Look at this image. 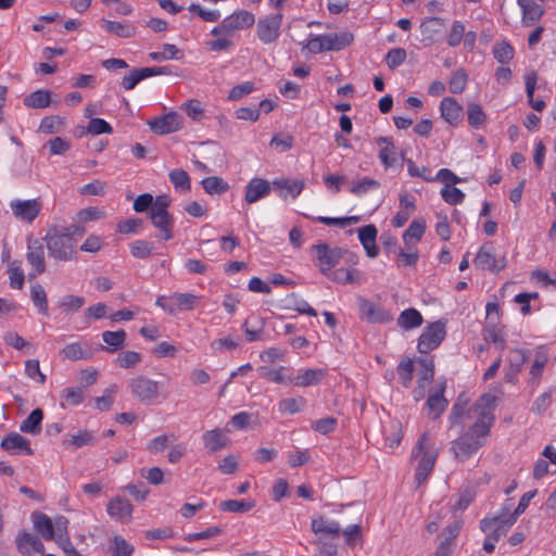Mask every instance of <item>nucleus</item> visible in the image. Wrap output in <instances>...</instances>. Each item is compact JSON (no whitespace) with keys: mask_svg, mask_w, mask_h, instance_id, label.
<instances>
[{"mask_svg":"<svg viewBox=\"0 0 556 556\" xmlns=\"http://www.w3.org/2000/svg\"><path fill=\"white\" fill-rule=\"evenodd\" d=\"M142 361V355L136 351H125L118 354L116 364L122 368H134Z\"/></svg>","mask_w":556,"mask_h":556,"instance_id":"nucleus-57","label":"nucleus"},{"mask_svg":"<svg viewBox=\"0 0 556 556\" xmlns=\"http://www.w3.org/2000/svg\"><path fill=\"white\" fill-rule=\"evenodd\" d=\"M465 24L462 21H454L447 35L446 42L450 47H457L465 36Z\"/></svg>","mask_w":556,"mask_h":556,"instance_id":"nucleus-62","label":"nucleus"},{"mask_svg":"<svg viewBox=\"0 0 556 556\" xmlns=\"http://www.w3.org/2000/svg\"><path fill=\"white\" fill-rule=\"evenodd\" d=\"M288 303H289V307L291 309H294L300 314H306L309 316L317 315V312L307 303V301H305L304 299H302L295 294H291L288 298Z\"/></svg>","mask_w":556,"mask_h":556,"instance_id":"nucleus-59","label":"nucleus"},{"mask_svg":"<svg viewBox=\"0 0 556 556\" xmlns=\"http://www.w3.org/2000/svg\"><path fill=\"white\" fill-rule=\"evenodd\" d=\"M61 355L74 362L91 357V351L87 342H72L62 349Z\"/></svg>","mask_w":556,"mask_h":556,"instance_id":"nucleus-34","label":"nucleus"},{"mask_svg":"<svg viewBox=\"0 0 556 556\" xmlns=\"http://www.w3.org/2000/svg\"><path fill=\"white\" fill-rule=\"evenodd\" d=\"M200 296L188 292H175L169 296L159 295L155 305L169 315H176L181 311H191L199 303Z\"/></svg>","mask_w":556,"mask_h":556,"instance_id":"nucleus-6","label":"nucleus"},{"mask_svg":"<svg viewBox=\"0 0 556 556\" xmlns=\"http://www.w3.org/2000/svg\"><path fill=\"white\" fill-rule=\"evenodd\" d=\"M13 217L23 224H33L42 211V202L39 198H15L9 202Z\"/></svg>","mask_w":556,"mask_h":556,"instance_id":"nucleus-10","label":"nucleus"},{"mask_svg":"<svg viewBox=\"0 0 556 556\" xmlns=\"http://www.w3.org/2000/svg\"><path fill=\"white\" fill-rule=\"evenodd\" d=\"M414 362L409 358L403 359L397 366V374L401 383L405 388H409L413 381Z\"/></svg>","mask_w":556,"mask_h":556,"instance_id":"nucleus-53","label":"nucleus"},{"mask_svg":"<svg viewBox=\"0 0 556 556\" xmlns=\"http://www.w3.org/2000/svg\"><path fill=\"white\" fill-rule=\"evenodd\" d=\"M45 241L50 256L54 260L70 262L76 257V240L71 236V228L50 230Z\"/></svg>","mask_w":556,"mask_h":556,"instance_id":"nucleus-4","label":"nucleus"},{"mask_svg":"<svg viewBox=\"0 0 556 556\" xmlns=\"http://www.w3.org/2000/svg\"><path fill=\"white\" fill-rule=\"evenodd\" d=\"M85 298L74 294H65L58 301V308L63 314H73L78 312L85 305Z\"/></svg>","mask_w":556,"mask_h":556,"instance_id":"nucleus-41","label":"nucleus"},{"mask_svg":"<svg viewBox=\"0 0 556 556\" xmlns=\"http://www.w3.org/2000/svg\"><path fill=\"white\" fill-rule=\"evenodd\" d=\"M42 418V410L39 408L34 409L28 417L23 420L20 430L24 433L38 434L41 430Z\"/></svg>","mask_w":556,"mask_h":556,"instance_id":"nucleus-42","label":"nucleus"},{"mask_svg":"<svg viewBox=\"0 0 556 556\" xmlns=\"http://www.w3.org/2000/svg\"><path fill=\"white\" fill-rule=\"evenodd\" d=\"M439 111L441 118L451 127H457L463 121L464 109L457 100L452 97H445L441 100Z\"/></svg>","mask_w":556,"mask_h":556,"instance_id":"nucleus-17","label":"nucleus"},{"mask_svg":"<svg viewBox=\"0 0 556 556\" xmlns=\"http://www.w3.org/2000/svg\"><path fill=\"white\" fill-rule=\"evenodd\" d=\"M201 185L204 191L210 195L223 194L229 190V184L217 176L202 179Z\"/></svg>","mask_w":556,"mask_h":556,"instance_id":"nucleus-43","label":"nucleus"},{"mask_svg":"<svg viewBox=\"0 0 556 556\" xmlns=\"http://www.w3.org/2000/svg\"><path fill=\"white\" fill-rule=\"evenodd\" d=\"M271 185L273 184L264 178H252L245 186L244 201L248 204H252L266 198L271 191Z\"/></svg>","mask_w":556,"mask_h":556,"instance_id":"nucleus-20","label":"nucleus"},{"mask_svg":"<svg viewBox=\"0 0 556 556\" xmlns=\"http://www.w3.org/2000/svg\"><path fill=\"white\" fill-rule=\"evenodd\" d=\"M62 399L64 404L77 406L84 401L85 393L83 388L79 387L66 388L62 392Z\"/></svg>","mask_w":556,"mask_h":556,"instance_id":"nucleus-61","label":"nucleus"},{"mask_svg":"<svg viewBox=\"0 0 556 556\" xmlns=\"http://www.w3.org/2000/svg\"><path fill=\"white\" fill-rule=\"evenodd\" d=\"M169 180L176 190L180 192H188L191 188L190 177L184 169H173L168 174Z\"/></svg>","mask_w":556,"mask_h":556,"instance_id":"nucleus-47","label":"nucleus"},{"mask_svg":"<svg viewBox=\"0 0 556 556\" xmlns=\"http://www.w3.org/2000/svg\"><path fill=\"white\" fill-rule=\"evenodd\" d=\"M375 142L380 147L379 159L384 168L392 167L396 162L395 147L390 137H378Z\"/></svg>","mask_w":556,"mask_h":556,"instance_id":"nucleus-31","label":"nucleus"},{"mask_svg":"<svg viewBox=\"0 0 556 556\" xmlns=\"http://www.w3.org/2000/svg\"><path fill=\"white\" fill-rule=\"evenodd\" d=\"M473 265L480 270L498 273L507 265L506 254H497L492 243H484L479 248Z\"/></svg>","mask_w":556,"mask_h":556,"instance_id":"nucleus-9","label":"nucleus"},{"mask_svg":"<svg viewBox=\"0 0 556 556\" xmlns=\"http://www.w3.org/2000/svg\"><path fill=\"white\" fill-rule=\"evenodd\" d=\"M101 27L105 31L114 34L121 38H130L136 33V28L130 23H121L110 20H102Z\"/></svg>","mask_w":556,"mask_h":556,"instance_id":"nucleus-35","label":"nucleus"},{"mask_svg":"<svg viewBox=\"0 0 556 556\" xmlns=\"http://www.w3.org/2000/svg\"><path fill=\"white\" fill-rule=\"evenodd\" d=\"M359 242L362 243L368 257L374 258L379 254V249L376 244L378 230L375 225H366L357 229Z\"/></svg>","mask_w":556,"mask_h":556,"instance_id":"nucleus-27","label":"nucleus"},{"mask_svg":"<svg viewBox=\"0 0 556 556\" xmlns=\"http://www.w3.org/2000/svg\"><path fill=\"white\" fill-rule=\"evenodd\" d=\"M426 231V222L424 218L414 219L408 228L403 233V242L404 244L410 249L415 244H417Z\"/></svg>","mask_w":556,"mask_h":556,"instance_id":"nucleus-33","label":"nucleus"},{"mask_svg":"<svg viewBox=\"0 0 556 556\" xmlns=\"http://www.w3.org/2000/svg\"><path fill=\"white\" fill-rule=\"evenodd\" d=\"M467 121L471 128L481 129L488 121V116L479 103L467 104Z\"/></svg>","mask_w":556,"mask_h":556,"instance_id":"nucleus-36","label":"nucleus"},{"mask_svg":"<svg viewBox=\"0 0 556 556\" xmlns=\"http://www.w3.org/2000/svg\"><path fill=\"white\" fill-rule=\"evenodd\" d=\"M440 193L442 199L452 205L459 204L465 199V193L455 186H444Z\"/></svg>","mask_w":556,"mask_h":556,"instance_id":"nucleus-60","label":"nucleus"},{"mask_svg":"<svg viewBox=\"0 0 556 556\" xmlns=\"http://www.w3.org/2000/svg\"><path fill=\"white\" fill-rule=\"evenodd\" d=\"M315 252L317 265L320 271L329 276L331 270L339 264L344 251L340 248H331L326 243H318L312 247Z\"/></svg>","mask_w":556,"mask_h":556,"instance_id":"nucleus-12","label":"nucleus"},{"mask_svg":"<svg viewBox=\"0 0 556 556\" xmlns=\"http://www.w3.org/2000/svg\"><path fill=\"white\" fill-rule=\"evenodd\" d=\"M63 121L58 115L46 116L41 119L39 131L46 135L54 134L61 130Z\"/></svg>","mask_w":556,"mask_h":556,"instance_id":"nucleus-56","label":"nucleus"},{"mask_svg":"<svg viewBox=\"0 0 556 556\" xmlns=\"http://www.w3.org/2000/svg\"><path fill=\"white\" fill-rule=\"evenodd\" d=\"M305 48L314 54L321 53L324 51H331L330 45L328 41V36L326 35H314L309 34Z\"/></svg>","mask_w":556,"mask_h":556,"instance_id":"nucleus-49","label":"nucleus"},{"mask_svg":"<svg viewBox=\"0 0 556 556\" xmlns=\"http://www.w3.org/2000/svg\"><path fill=\"white\" fill-rule=\"evenodd\" d=\"M26 260L31 266L30 277H37L46 270V257L42 243L37 240H29L27 244Z\"/></svg>","mask_w":556,"mask_h":556,"instance_id":"nucleus-16","label":"nucleus"},{"mask_svg":"<svg viewBox=\"0 0 556 556\" xmlns=\"http://www.w3.org/2000/svg\"><path fill=\"white\" fill-rule=\"evenodd\" d=\"M134 551V545L123 536L116 535L113 538L112 556H131Z\"/></svg>","mask_w":556,"mask_h":556,"instance_id":"nucleus-63","label":"nucleus"},{"mask_svg":"<svg viewBox=\"0 0 556 556\" xmlns=\"http://www.w3.org/2000/svg\"><path fill=\"white\" fill-rule=\"evenodd\" d=\"M103 342L106 344L103 350L114 353L125 345L126 332L124 330L104 331L101 334Z\"/></svg>","mask_w":556,"mask_h":556,"instance_id":"nucleus-37","label":"nucleus"},{"mask_svg":"<svg viewBox=\"0 0 556 556\" xmlns=\"http://www.w3.org/2000/svg\"><path fill=\"white\" fill-rule=\"evenodd\" d=\"M380 182L374 178L363 177L361 179L353 180L350 184V192L356 197H363L369 192L378 190Z\"/></svg>","mask_w":556,"mask_h":556,"instance_id":"nucleus-39","label":"nucleus"},{"mask_svg":"<svg viewBox=\"0 0 556 556\" xmlns=\"http://www.w3.org/2000/svg\"><path fill=\"white\" fill-rule=\"evenodd\" d=\"M359 313L361 316L369 323L386 324L393 319L390 312L383 309L379 304L368 300H362L359 302Z\"/></svg>","mask_w":556,"mask_h":556,"instance_id":"nucleus-21","label":"nucleus"},{"mask_svg":"<svg viewBox=\"0 0 556 556\" xmlns=\"http://www.w3.org/2000/svg\"><path fill=\"white\" fill-rule=\"evenodd\" d=\"M150 129L157 135H167L182 128L184 119L177 112H169L148 122Z\"/></svg>","mask_w":556,"mask_h":556,"instance_id":"nucleus-15","label":"nucleus"},{"mask_svg":"<svg viewBox=\"0 0 556 556\" xmlns=\"http://www.w3.org/2000/svg\"><path fill=\"white\" fill-rule=\"evenodd\" d=\"M422 321V315L416 308L404 309L397 318L399 326L405 330L418 328Z\"/></svg>","mask_w":556,"mask_h":556,"instance_id":"nucleus-38","label":"nucleus"},{"mask_svg":"<svg viewBox=\"0 0 556 556\" xmlns=\"http://www.w3.org/2000/svg\"><path fill=\"white\" fill-rule=\"evenodd\" d=\"M445 382L441 381L437 389L431 392L427 399L426 405L429 409V415L432 418H438L447 407V400L444 397Z\"/></svg>","mask_w":556,"mask_h":556,"instance_id":"nucleus-26","label":"nucleus"},{"mask_svg":"<svg viewBox=\"0 0 556 556\" xmlns=\"http://www.w3.org/2000/svg\"><path fill=\"white\" fill-rule=\"evenodd\" d=\"M412 457L418 460L415 481L417 485H421L428 479L438 457V451L428 432H424L418 439L413 450Z\"/></svg>","mask_w":556,"mask_h":556,"instance_id":"nucleus-3","label":"nucleus"},{"mask_svg":"<svg viewBox=\"0 0 556 556\" xmlns=\"http://www.w3.org/2000/svg\"><path fill=\"white\" fill-rule=\"evenodd\" d=\"M129 388L131 394L147 405L156 403L160 397V382L142 375L130 379Z\"/></svg>","mask_w":556,"mask_h":556,"instance_id":"nucleus-8","label":"nucleus"},{"mask_svg":"<svg viewBox=\"0 0 556 556\" xmlns=\"http://www.w3.org/2000/svg\"><path fill=\"white\" fill-rule=\"evenodd\" d=\"M1 447L12 454H33L29 441L23 435L15 432L10 433L2 439Z\"/></svg>","mask_w":556,"mask_h":556,"instance_id":"nucleus-28","label":"nucleus"},{"mask_svg":"<svg viewBox=\"0 0 556 556\" xmlns=\"http://www.w3.org/2000/svg\"><path fill=\"white\" fill-rule=\"evenodd\" d=\"M521 10V22L525 26L534 25L543 15L544 8L535 0H517Z\"/></svg>","mask_w":556,"mask_h":556,"instance_id":"nucleus-24","label":"nucleus"},{"mask_svg":"<svg viewBox=\"0 0 556 556\" xmlns=\"http://www.w3.org/2000/svg\"><path fill=\"white\" fill-rule=\"evenodd\" d=\"M306 405V400L302 396L282 399L278 403V409L282 414L293 415L301 410Z\"/></svg>","mask_w":556,"mask_h":556,"instance_id":"nucleus-45","label":"nucleus"},{"mask_svg":"<svg viewBox=\"0 0 556 556\" xmlns=\"http://www.w3.org/2000/svg\"><path fill=\"white\" fill-rule=\"evenodd\" d=\"M35 531L46 541H54L59 546L68 545V520L64 516L51 519L48 515L35 511L31 514Z\"/></svg>","mask_w":556,"mask_h":556,"instance_id":"nucleus-2","label":"nucleus"},{"mask_svg":"<svg viewBox=\"0 0 556 556\" xmlns=\"http://www.w3.org/2000/svg\"><path fill=\"white\" fill-rule=\"evenodd\" d=\"M169 198L166 195H159L154 200L150 210V219L152 225L160 230V237L164 240L173 238L174 219L168 213Z\"/></svg>","mask_w":556,"mask_h":556,"instance_id":"nucleus-5","label":"nucleus"},{"mask_svg":"<svg viewBox=\"0 0 556 556\" xmlns=\"http://www.w3.org/2000/svg\"><path fill=\"white\" fill-rule=\"evenodd\" d=\"M17 549L24 556H34V554H43L45 546L40 539L27 531L21 532L16 538Z\"/></svg>","mask_w":556,"mask_h":556,"instance_id":"nucleus-23","label":"nucleus"},{"mask_svg":"<svg viewBox=\"0 0 556 556\" xmlns=\"http://www.w3.org/2000/svg\"><path fill=\"white\" fill-rule=\"evenodd\" d=\"M129 248L131 255L139 260L148 258L155 253L154 242L147 240H135Z\"/></svg>","mask_w":556,"mask_h":556,"instance_id":"nucleus-44","label":"nucleus"},{"mask_svg":"<svg viewBox=\"0 0 556 556\" xmlns=\"http://www.w3.org/2000/svg\"><path fill=\"white\" fill-rule=\"evenodd\" d=\"M134 507L131 503L121 496L112 498L106 505L108 515L115 521L127 523L131 520Z\"/></svg>","mask_w":556,"mask_h":556,"instance_id":"nucleus-18","label":"nucleus"},{"mask_svg":"<svg viewBox=\"0 0 556 556\" xmlns=\"http://www.w3.org/2000/svg\"><path fill=\"white\" fill-rule=\"evenodd\" d=\"M283 16L281 13L270 14L258 18L256 34L260 41L265 45L275 42L280 36Z\"/></svg>","mask_w":556,"mask_h":556,"instance_id":"nucleus-13","label":"nucleus"},{"mask_svg":"<svg viewBox=\"0 0 556 556\" xmlns=\"http://www.w3.org/2000/svg\"><path fill=\"white\" fill-rule=\"evenodd\" d=\"M258 372L261 377L265 378L268 381L283 384V386H291V377L292 372L291 370L286 366H278V367H267L262 366L258 368Z\"/></svg>","mask_w":556,"mask_h":556,"instance_id":"nucleus-30","label":"nucleus"},{"mask_svg":"<svg viewBox=\"0 0 556 556\" xmlns=\"http://www.w3.org/2000/svg\"><path fill=\"white\" fill-rule=\"evenodd\" d=\"M9 279H10V287L13 289H22L24 286V271L21 267L20 262H12L9 265Z\"/></svg>","mask_w":556,"mask_h":556,"instance_id":"nucleus-55","label":"nucleus"},{"mask_svg":"<svg viewBox=\"0 0 556 556\" xmlns=\"http://www.w3.org/2000/svg\"><path fill=\"white\" fill-rule=\"evenodd\" d=\"M30 298L38 312L48 316V300L43 287L39 283L31 286Z\"/></svg>","mask_w":556,"mask_h":556,"instance_id":"nucleus-46","label":"nucleus"},{"mask_svg":"<svg viewBox=\"0 0 556 556\" xmlns=\"http://www.w3.org/2000/svg\"><path fill=\"white\" fill-rule=\"evenodd\" d=\"M273 187L280 198L287 199L288 195H291L295 199L302 192L304 181L299 179L277 178L273 181Z\"/></svg>","mask_w":556,"mask_h":556,"instance_id":"nucleus-29","label":"nucleus"},{"mask_svg":"<svg viewBox=\"0 0 556 556\" xmlns=\"http://www.w3.org/2000/svg\"><path fill=\"white\" fill-rule=\"evenodd\" d=\"M149 58L152 61L162 62L167 60H180L182 58L181 51L172 43H165L163 46V51L160 52H150Z\"/></svg>","mask_w":556,"mask_h":556,"instance_id":"nucleus-48","label":"nucleus"},{"mask_svg":"<svg viewBox=\"0 0 556 556\" xmlns=\"http://www.w3.org/2000/svg\"><path fill=\"white\" fill-rule=\"evenodd\" d=\"M417 365V387L413 390V396L418 402L426 396L428 387L433 380L434 365L432 359L427 357L419 358Z\"/></svg>","mask_w":556,"mask_h":556,"instance_id":"nucleus-14","label":"nucleus"},{"mask_svg":"<svg viewBox=\"0 0 556 556\" xmlns=\"http://www.w3.org/2000/svg\"><path fill=\"white\" fill-rule=\"evenodd\" d=\"M239 340L233 336H228L214 340L211 343V349L214 353H224L226 351L235 350L239 346Z\"/></svg>","mask_w":556,"mask_h":556,"instance_id":"nucleus-54","label":"nucleus"},{"mask_svg":"<svg viewBox=\"0 0 556 556\" xmlns=\"http://www.w3.org/2000/svg\"><path fill=\"white\" fill-rule=\"evenodd\" d=\"M493 55L502 64L508 63L514 58V48L505 42H497L493 47Z\"/></svg>","mask_w":556,"mask_h":556,"instance_id":"nucleus-58","label":"nucleus"},{"mask_svg":"<svg viewBox=\"0 0 556 556\" xmlns=\"http://www.w3.org/2000/svg\"><path fill=\"white\" fill-rule=\"evenodd\" d=\"M497 402L498 396L488 392L482 394L469 409L460 403L453 405L448 416L451 427L470 421L467 429L451 443L450 451L458 462L470 459L486 444L495 421L494 410Z\"/></svg>","mask_w":556,"mask_h":556,"instance_id":"nucleus-1","label":"nucleus"},{"mask_svg":"<svg viewBox=\"0 0 556 556\" xmlns=\"http://www.w3.org/2000/svg\"><path fill=\"white\" fill-rule=\"evenodd\" d=\"M311 527L312 531L321 539L323 536L338 538L341 532L338 521L323 516L314 517Z\"/></svg>","mask_w":556,"mask_h":556,"instance_id":"nucleus-25","label":"nucleus"},{"mask_svg":"<svg viewBox=\"0 0 556 556\" xmlns=\"http://www.w3.org/2000/svg\"><path fill=\"white\" fill-rule=\"evenodd\" d=\"M3 341L5 344L14 348L17 351L29 350L31 348V343L26 341L15 331H8L3 334Z\"/></svg>","mask_w":556,"mask_h":556,"instance_id":"nucleus-64","label":"nucleus"},{"mask_svg":"<svg viewBox=\"0 0 556 556\" xmlns=\"http://www.w3.org/2000/svg\"><path fill=\"white\" fill-rule=\"evenodd\" d=\"M202 440L205 448L211 453H215L226 447L228 444V438L222 429L205 431L202 435Z\"/></svg>","mask_w":556,"mask_h":556,"instance_id":"nucleus-32","label":"nucleus"},{"mask_svg":"<svg viewBox=\"0 0 556 556\" xmlns=\"http://www.w3.org/2000/svg\"><path fill=\"white\" fill-rule=\"evenodd\" d=\"M325 376L326 370L323 368H300L292 372L291 386L299 388L317 386Z\"/></svg>","mask_w":556,"mask_h":556,"instance_id":"nucleus-19","label":"nucleus"},{"mask_svg":"<svg viewBox=\"0 0 556 556\" xmlns=\"http://www.w3.org/2000/svg\"><path fill=\"white\" fill-rule=\"evenodd\" d=\"M467 81V73L463 68H458L452 73L448 81V89L453 94H459L466 89Z\"/></svg>","mask_w":556,"mask_h":556,"instance_id":"nucleus-50","label":"nucleus"},{"mask_svg":"<svg viewBox=\"0 0 556 556\" xmlns=\"http://www.w3.org/2000/svg\"><path fill=\"white\" fill-rule=\"evenodd\" d=\"M516 520V516L511 515L509 509H506L497 516L483 518L480 522V528L485 535H494L501 539L506 535Z\"/></svg>","mask_w":556,"mask_h":556,"instance_id":"nucleus-11","label":"nucleus"},{"mask_svg":"<svg viewBox=\"0 0 556 556\" xmlns=\"http://www.w3.org/2000/svg\"><path fill=\"white\" fill-rule=\"evenodd\" d=\"M23 103L27 108L31 109H45L51 103V92L48 90H36L30 94L26 96Z\"/></svg>","mask_w":556,"mask_h":556,"instance_id":"nucleus-40","label":"nucleus"},{"mask_svg":"<svg viewBox=\"0 0 556 556\" xmlns=\"http://www.w3.org/2000/svg\"><path fill=\"white\" fill-rule=\"evenodd\" d=\"M446 336V321L437 320L428 324L420 333L417 350L421 354H428L435 350Z\"/></svg>","mask_w":556,"mask_h":556,"instance_id":"nucleus-7","label":"nucleus"},{"mask_svg":"<svg viewBox=\"0 0 556 556\" xmlns=\"http://www.w3.org/2000/svg\"><path fill=\"white\" fill-rule=\"evenodd\" d=\"M224 27L228 34L249 28L254 25L255 16L253 13L245 10H237L224 20Z\"/></svg>","mask_w":556,"mask_h":556,"instance_id":"nucleus-22","label":"nucleus"},{"mask_svg":"<svg viewBox=\"0 0 556 556\" xmlns=\"http://www.w3.org/2000/svg\"><path fill=\"white\" fill-rule=\"evenodd\" d=\"M331 51H339L350 46L354 39L350 33L326 34Z\"/></svg>","mask_w":556,"mask_h":556,"instance_id":"nucleus-52","label":"nucleus"},{"mask_svg":"<svg viewBox=\"0 0 556 556\" xmlns=\"http://www.w3.org/2000/svg\"><path fill=\"white\" fill-rule=\"evenodd\" d=\"M251 500H228L220 503V509L230 513H245L254 507Z\"/></svg>","mask_w":556,"mask_h":556,"instance_id":"nucleus-51","label":"nucleus"}]
</instances>
